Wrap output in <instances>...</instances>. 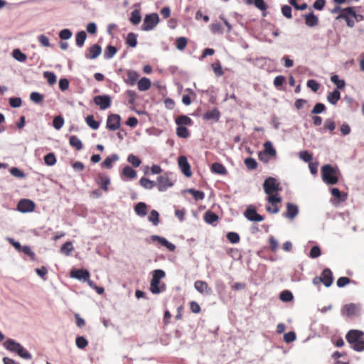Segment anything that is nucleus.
I'll use <instances>...</instances> for the list:
<instances>
[{
    "label": "nucleus",
    "mask_w": 364,
    "mask_h": 364,
    "mask_svg": "<svg viewBox=\"0 0 364 364\" xmlns=\"http://www.w3.org/2000/svg\"><path fill=\"white\" fill-rule=\"evenodd\" d=\"M350 347L355 351L364 350V333L359 330H350L346 336Z\"/></svg>",
    "instance_id": "obj_1"
},
{
    "label": "nucleus",
    "mask_w": 364,
    "mask_h": 364,
    "mask_svg": "<svg viewBox=\"0 0 364 364\" xmlns=\"http://www.w3.org/2000/svg\"><path fill=\"white\" fill-rule=\"evenodd\" d=\"M4 345L6 349L11 352L16 353L21 358L25 360H31L32 358V355L19 343L13 339H7Z\"/></svg>",
    "instance_id": "obj_2"
},
{
    "label": "nucleus",
    "mask_w": 364,
    "mask_h": 364,
    "mask_svg": "<svg viewBox=\"0 0 364 364\" xmlns=\"http://www.w3.org/2000/svg\"><path fill=\"white\" fill-rule=\"evenodd\" d=\"M338 170L333 168L330 164H326L321 168L322 180L328 185L336 184L338 181Z\"/></svg>",
    "instance_id": "obj_3"
},
{
    "label": "nucleus",
    "mask_w": 364,
    "mask_h": 364,
    "mask_svg": "<svg viewBox=\"0 0 364 364\" xmlns=\"http://www.w3.org/2000/svg\"><path fill=\"white\" fill-rule=\"evenodd\" d=\"M159 22V17L156 13L149 14L145 16L141 29L149 31L154 29Z\"/></svg>",
    "instance_id": "obj_4"
},
{
    "label": "nucleus",
    "mask_w": 364,
    "mask_h": 364,
    "mask_svg": "<svg viewBox=\"0 0 364 364\" xmlns=\"http://www.w3.org/2000/svg\"><path fill=\"white\" fill-rule=\"evenodd\" d=\"M168 175L169 173L166 172L157 177L156 183L159 191L164 192L173 186L174 181L169 178Z\"/></svg>",
    "instance_id": "obj_5"
},
{
    "label": "nucleus",
    "mask_w": 364,
    "mask_h": 364,
    "mask_svg": "<svg viewBox=\"0 0 364 364\" xmlns=\"http://www.w3.org/2000/svg\"><path fill=\"white\" fill-rule=\"evenodd\" d=\"M147 243L157 242L160 245L166 247L169 251H174L176 246L173 243L168 242L165 237L159 235H151L150 237L146 239Z\"/></svg>",
    "instance_id": "obj_6"
},
{
    "label": "nucleus",
    "mask_w": 364,
    "mask_h": 364,
    "mask_svg": "<svg viewBox=\"0 0 364 364\" xmlns=\"http://www.w3.org/2000/svg\"><path fill=\"white\" fill-rule=\"evenodd\" d=\"M338 18L345 19L349 27H353L355 25L356 14L353 11V8L348 7L343 10L342 14L338 16Z\"/></svg>",
    "instance_id": "obj_7"
},
{
    "label": "nucleus",
    "mask_w": 364,
    "mask_h": 364,
    "mask_svg": "<svg viewBox=\"0 0 364 364\" xmlns=\"http://www.w3.org/2000/svg\"><path fill=\"white\" fill-rule=\"evenodd\" d=\"M263 188L264 192L269 195L279 189V183L277 182L274 178L269 177L264 181Z\"/></svg>",
    "instance_id": "obj_8"
},
{
    "label": "nucleus",
    "mask_w": 364,
    "mask_h": 364,
    "mask_svg": "<svg viewBox=\"0 0 364 364\" xmlns=\"http://www.w3.org/2000/svg\"><path fill=\"white\" fill-rule=\"evenodd\" d=\"M244 216L250 221L260 222L264 220V217L257 213L253 205H249L244 213Z\"/></svg>",
    "instance_id": "obj_9"
},
{
    "label": "nucleus",
    "mask_w": 364,
    "mask_h": 364,
    "mask_svg": "<svg viewBox=\"0 0 364 364\" xmlns=\"http://www.w3.org/2000/svg\"><path fill=\"white\" fill-rule=\"evenodd\" d=\"M95 104L102 110L109 108L111 105V97L107 95H97L93 98Z\"/></svg>",
    "instance_id": "obj_10"
},
{
    "label": "nucleus",
    "mask_w": 364,
    "mask_h": 364,
    "mask_svg": "<svg viewBox=\"0 0 364 364\" xmlns=\"http://www.w3.org/2000/svg\"><path fill=\"white\" fill-rule=\"evenodd\" d=\"M34 202L29 199H21L17 205V210L21 213H31L35 209Z\"/></svg>",
    "instance_id": "obj_11"
},
{
    "label": "nucleus",
    "mask_w": 364,
    "mask_h": 364,
    "mask_svg": "<svg viewBox=\"0 0 364 364\" xmlns=\"http://www.w3.org/2000/svg\"><path fill=\"white\" fill-rule=\"evenodd\" d=\"M121 117L117 114H111L107 119V128L112 131L118 129L120 127Z\"/></svg>",
    "instance_id": "obj_12"
},
{
    "label": "nucleus",
    "mask_w": 364,
    "mask_h": 364,
    "mask_svg": "<svg viewBox=\"0 0 364 364\" xmlns=\"http://www.w3.org/2000/svg\"><path fill=\"white\" fill-rule=\"evenodd\" d=\"M178 164L181 172L186 176L191 177L192 175L191 166L185 156H180L178 158Z\"/></svg>",
    "instance_id": "obj_13"
},
{
    "label": "nucleus",
    "mask_w": 364,
    "mask_h": 364,
    "mask_svg": "<svg viewBox=\"0 0 364 364\" xmlns=\"http://www.w3.org/2000/svg\"><path fill=\"white\" fill-rule=\"evenodd\" d=\"M299 214V207L292 203H287V210L283 213V216L290 220H293Z\"/></svg>",
    "instance_id": "obj_14"
},
{
    "label": "nucleus",
    "mask_w": 364,
    "mask_h": 364,
    "mask_svg": "<svg viewBox=\"0 0 364 364\" xmlns=\"http://www.w3.org/2000/svg\"><path fill=\"white\" fill-rule=\"evenodd\" d=\"M220 117V113L218 108H213L203 114L202 118L205 121L218 122Z\"/></svg>",
    "instance_id": "obj_15"
},
{
    "label": "nucleus",
    "mask_w": 364,
    "mask_h": 364,
    "mask_svg": "<svg viewBox=\"0 0 364 364\" xmlns=\"http://www.w3.org/2000/svg\"><path fill=\"white\" fill-rule=\"evenodd\" d=\"M70 276L73 278L77 279L80 281L85 282L90 277V274L88 270L84 269H73L70 272Z\"/></svg>",
    "instance_id": "obj_16"
},
{
    "label": "nucleus",
    "mask_w": 364,
    "mask_h": 364,
    "mask_svg": "<svg viewBox=\"0 0 364 364\" xmlns=\"http://www.w3.org/2000/svg\"><path fill=\"white\" fill-rule=\"evenodd\" d=\"M194 287L198 292L203 294L210 295L213 292L208 283L204 281H196L194 283Z\"/></svg>",
    "instance_id": "obj_17"
},
{
    "label": "nucleus",
    "mask_w": 364,
    "mask_h": 364,
    "mask_svg": "<svg viewBox=\"0 0 364 364\" xmlns=\"http://www.w3.org/2000/svg\"><path fill=\"white\" fill-rule=\"evenodd\" d=\"M95 181L103 191H108V186L110 184V178L107 175L100 173L97 175Z\"/></svg>",
    "instance_id": "obj_18"
},
{
    "label": "nucleus",
    "mask_w": 364,
    "mask_h": 364,
    "mask_svg": "<svg viewBox=\"0 0 364 364\" xmlns=\"http://www.w3.org/2000/svg\"><path fill=\"white\" fill-rule=\"evenodd\" d=\"M320 278L322 279L321 282L323 285L326 287H329L333 282V272L330 269L326 268L322 272Z\"/></svg>",
    "instance_id": "obj_19"
},
{
    "label": "nucleus",
    "mask_w": 364,
    "mask_h": 364,
    "mask_svg": "<svg viewBox=\"0 0 364 364\" xmlns=\"http://www.w3.org/2000/svg\"><path fill=\"white\" fill-rule=\"evenodd\" d=\"M138 77L139 74L136 71L129 70L127 71L126 77H123V79L126 84L129 85H134Z\"/></svg>",
    "instance_id": "obj_20"
},
{
    "label": "nucleus",
    "mask_w": 364,
    "mask_h": 364,
    "mask_svg": "<svg viewBox=\"0 0 364 364\" xmlns=\"http://www.w3.org/2000/svg\"><path fill=\"white\" fill-rule=\"evenodd\" d=\"M102 53V48L98 44H94L89 48L88 54L85 55V58L87 59H95Z\"/></svg>",
    "instance_id": "obj_21"
},
{
    "label": "nucleus",
    "mask_w": 364,
    "mask_h": 364,
    "mask_svg": "<svg viewBox=\"0 0 364 364\" xmlns=\"http://www.w3.org/2000/svg\"><path fill=\"white\" fill-rule=\"evenodd\" d=\"M358 312V307L354 304H346L341 310L342 315L351 317L355 316Z\"/></svg>",
    "instance_id": "obj_22"
},
{
    "label": "nucleus",
    "mask_w": 364,
    "mask_h": 364,
    "mask_svg": "<svg viewBox=\"0 0 364 364\" xmlns=\"http://www.w3.org/2000/svg\"><path fill=\"white\" fill-rule=\"evenodd\" d=\"M119 160V156L117 154H111L108 156L104 161L101 164L102 168H112L113 164Z\"/></svg>",
    "instance_id": "obj_23"
},
{
    "label": "nucleus",
    "mask_w": 364,
    "mask_h": 364,
    "mask_svg": "<svg viewBox=\"0 0 364 364\" xmlns=\"http://www.w3.org/2000/svg\"><path fill=\"white\" fill-rule=\"evenodd\" d=\"M165 291V285L162 284L160 286V281L151 280L150 283V291L154 294H158Z\"/></svg>",
    "instance_id": "obj_24"
},
{
    "label": "nucleus",
    "mask_w": 364,
    "mask_h": 364,
    "mask_svg": "<svg viewBox=\"0 0 364 364\" xmlns=\"http://www.w3.org/2000/svg\"><path fill=\"white\" fill-rule=\"evenodd\" d=\"M305 18V23L306 26L309 27H314L318 23V17L314 14V12H311L309 14L304 15Z\"/></svg>",
    "instance_id": "obj_25"
},
{
    "label": "nucleus",
    "mask_w": 364,
    "mask_h": 364,
    "mask_svg": "<svg viewBox=\"0 0 364 364\" xmlns=\"http://www.w3.org/2000/svg\"><path fill=\"white\" fill-rule=\"evenodd\" d=\"M245 2L247 5H254L261 11H266L268 8L264 0H246Z\"/></svg>",
    "instance_id": "obj_26"
},
{
    "label": "nucleus",
    "mask_w": 364,
    "mask_h": 364,
    "mask_svg": "<svg viewBox=\"0 0 364 364\" xmlns=\"http://www.w3.org/2000/svg\"><path fill=\"white\" fill-rule=\"evenodd\" d=\"M134 211L139 217H144L147 214V205L144 202L138 203L134 207Z\"/></svg>",
    "instance_id": "obj_27"
},
{
    "label": "nucleus",
    "mask_w": 364,
    "mask_h": 364,
    "mask_svg": "<svg viewBox=\"0 0 364 364\" xmlns=\"http://www.w3.org/2000/svg\"><path fill=\"white\" fill-rule=\"evenodd\" d=\"M341 98V93L339 90H334L333 92H329L327 95V100L333 105H336Z\"/></svg>",
    "instance_id": "obj_28"
},
{
    "label": "nucleus",
    "mask_w": 364,
    "mask_h": 364,
    "mask_svg": "<svg viewBox=\"0 0 364 364\" xmlns=\"http://www.w3.org/2000/svg\"><path fill=\"white\" fill-rule=\"evenodd\" d=\"M211 171L219 175H225L227 173V170L225 166L218 162L212 164Z\"/></svg>",
    "instance_id": "obj_29"
},
{
    "label": "nucleus",
    "mask_w": 364,
    "mask_h": 364,
    "mask_svg": "<svg viewBox=\"0 0 364 364\" xmlns=\"http://www.w3.org/2000/svg\"><path fill=\"white\" fill-rule=\"evenodd\" d=\"M139 182L140 186L146 190H151L155 186H156L155 181H151L146 177H141Z\"/></svg>",
    "instance_id": "obj_30"
},
{
    "label": "nucleus",
    "mask_w": 364,
    "mask_h": 364,
    "mask_svg": "<svg viewBox=\"0 0 364 364\" xmlns=\"http://www.w3.org/2000/svg\"><path fill=\"white\" fill-rule=\"evenodd\" d=\"M218 215L210 210L205 212L204 215V220L210 225H213L218 221Z\"/></svg>",
    "instance_id": "obj_31"
},
{
    "label": "nucleus",
    "mask_w": 364,
    "mask_h": 364,
    "mask_svg": "<svg viewBox=\"0 0 364 364\" xmlns=\"http://www.w3.org/2000/svg\"><path fill=\"white\" fill-rule=\"evenodd\" d=\"M87 38V34L85 31H81L76 33L75 35V43L76 46L79 48H81L83 46L85 41Z\"/></svg>",
    "instance_id": "obj_32"
},
{
    "label": "nucleus",
    "mask_w": 364,
    "mask_h": 364,
    "mask_svg": "<svg viewBox=\"0 0 364 364\" xmlns=\"http://www.w3.org/2000/svg\"><path fill=\"white\" fill-rule=\"evenodd\" d=\"M264 151L263 152L266 155L274 157L277 155L276 149L274 148L271 141H267L264 144Z\"/></svg>",
    "instance_id": "obj_33"
},
{
    "label": "nucleus",
    "mask_w": 364,
    "mask_h": 364,
    "mask_svg": "<svg viewBox=\"0 0 364 364\" xmlns=\"http://www.w3.org/2000/svg\"><path fill=\"white\" fill-rule=\"evenodd\" d=\"M151 81L147 77H142L138 82V89L140 91H146L151 87Z\"/></svg>",
    "instance_id": "obj_34"
},
{
    "label": "nucleus",
    "mask_w": 364,
    "mask_h": 364,
    "mask_svg": "<svg viewBox=\"0 0 364 364\" xmlns=\"http://www.w3.org/2000/svg\"><path fill=\"white\" fill-rule=\"evenodd\" d=\"M69 143L70 146L75 147L77 151L82 149V143L81 140L75 135H72L69 139Z\"/></svg>",
    "instance_id": "obj_35"
},
{
    "label": "nucleus",
    "mask_w": 364,
    "mask_h": 364,
    "mask_svg": "<svg viewBox=\"0 0 364 364\" xmlns=\"http://www.w3.org/2000/svg\"><path fill=\"white\" fill-rule=\"evenodd\" d=\"M117 52V49L116 47L113 46H107L104 51V58L105 59L109 60L112 58Z\"/></svg>",
    "instance_id": "obj_36"
},
{
    "label": "nucleus",
    "mask_w": 364,
    "mask_h": 364,
    "mask_svg": "<svg viewBox=\"0 0 364 364\" xmlns=\"http://www.w3.org/2000/svg\"><path fill=\"white\" fill-rule=\"evenodd\" d=\"M122 175L129 179H134L137 176L136 171L129 166L122 169Z\"/></svg>",
    "instance_id": "obj_37"
},
{
    "label": "nucleus",
    "mask_w": 364,
    "mask_h": 364,
    "mask_svg": "<svg viewBox=\"0 0 364 364\" xmlns=\"http://www.w3.org/2000/svg\"><path fill=\"white\" fill-rule=\"evenodd\" d=\"M129 21L134 25L139 24L141 21L140 11L138 9H134V11H132L131 13Z\"/></svg>",
    "instance_id": "obj_38"
},
{
    "label": "nucleus",
    "mask_w": 364,
    "mask_h": 364,
    "mask_svg": "<svg viewBox=\"0 0 364 364\" xmlns=\"http://www.w3.org/2000/svg\"><path fill=\"white\" fill-rule=\"evenodd\" d=\"M176 123L178 126H183V127H186L187 125H191L192 124V120L191 119L188 117V116H186V115H181V116H179L176 119Z\"/></svg>",
    "instance_id": "obj_39"
},
{
    "label": "nucleus",
    "mask_w": 364,
    "mask_h": 364,
    "mask_svg": "<svg viewBox=\"0 0 364 364\" xmlns=\"http://www.w3.org/2000/svg\"><path fill=\"white\" fill-rule=\"evenodd\" d=\"M12 56L18 62H24L27 59L26 55L22 53L18 48H16L12 51Z\"/></svg>",
    "instance_id": "obj_40"
},
{
    "label": "nucleus",
    "mask_w": 364,
    "mask_h": 364,
    "mask_svg": "<svg viewBox=\"0 0 364 364\" xmlns=\"http://www.w3.org/2000/svg\"><path fill=\"white\" fill-rule=\"evenodd\" d=\"M126 43L132 48H134L137 45V35L134 33H129L127 34L126 38Z\"/></svg>",
    "instance_id": "obj_41"
},
{
    "label": "nucleus",
    "mask_w": 364,
    "mask_h": 364,
    "mask_svg": "<svg viewBox=\"0 0 364 364\" xmlns=\"http://www.w3.org/2000/svg\"><path fill=\"white\" fill-rule=\"evenodd\" d=\"M331 82L336 86V90H341L345 87L346 82L343 80L339 78L338 75H333L331 77Z\"/></svg>",
    "instance_id": "obj_42"
},
{
    "label": "nucleus",
    "mask_w": 364,
    "mask_h": 364,
    "mask_svg": "<svg viewBox=\"0 0 364 364\" xmlns=\"http://www.w3.org/2000/svg\"><path fill=\"white\" fill-rule=\"evenodd\" d=\"M148 220L154 226L158 225L159 223V214L158 211H156L155 210H152L150 212V214L148 217Z\"/></svg>",
    "instance_id": "obj_43"
},
{
    "label": "nucleus",
    "mask_w": 364,
    "mask_h": 364,
    "mask_svg": "<svg viewBox=\"0 0 364 364\" xmlns=\"http://www.w3.org/2000/svg\"><path fill=\"white\" fill-rule=\"evenodd\" d=\"M85 122L92 129H97L100 127V122H97L93 115H88L85 118Z\"/></svg>",
    "instance_id": "obj_44"
},
{
    "label": "nucleus",
    "mask_w": 364,
    "mask_h": 364,
    "mask_svg": "<svg viewBox=\"0 0 364 364\" xmlns=\"http://www.w3.org/2000/svg\"><path fill=\"white\" fill-rule=\"evenodd\" d=\"M73 250V243L70 241L65 242L60 247V252L68 256Z\"/></svg>",
    "instance_id": "obj_45"
},
{
    "label": "nucleus",
    "mask_w": 364,
    "mask_h": 364,
    "mask_svg": "<svg viewBox=\"0 0 364 364\" xmlns=\"http://www.w3.org/2000/svg\"><path fill=\"white\" fill-rule=\"evenodd\" d=\"M188 43V39L186 37H178L176 40V47L179 50H183L186 48Z\"/></svg>",
    "instance_id": "obj_46"
},
{
    "label": "nucleus",
    "mask_w": 364,
    "mask_h": 364,
    "mask_svg": "<svg viewBox=\"0 0 364 364\" xmlns=\"http://www.w3.org/2000/svg\"><path fill=\"white\" fill-rule=\"evenodd\" d=\"M44 97L38 92H33L30 95V100L35 104H40L43 101Z\"/></svg>",
    "instance_id": "obj_47"
},
{
    "label": "nucleus",
    "mask_w": 364,
    "mask_h": 364,
    "mask_svg": "<svg viewBox=\"0 0 364 364\" xmlns=\"http://www.w3.org/2000/svg\"><path fill=\"white\" fill-rule=\"evenodd\" d=\"M245 165L249 170H255L257 168V162L252 157H248L245 159Z\"/></svg>",
    "instance_id": "obj_48"
},
{
    "label": "nucleus",
    "mask_w": 364,
    "mask_h": 364,
    "mask_svg": "<svg viewBox=\"0 0 364 364\" xmlns=\"http://www.w3.org/2000/svg\"><path fill=\"white\" fill-rule=\"evenodd\" d=\"M279 298L282 301L289 302L294 299V296L290 291L284 290L280 293Z\"/></svg>",
    "instance_id": "obj_49"
},
{
    "label": "nucleus",
    "mask_w": 364,
    "mask_h": 364,
    "mask_svg": "<svg viewBox=\"0 0 364 364\" xmlns=\"http://www.w3.org/2000/svg\"><path fill=\"white\" fill-rule=\"evenodd\" d=\"M176 134L178 136L182 138H188L190 136L188 129L183 126H178L176 129Z\"/></svg>",
    "instance_id": "obj_50"
},
{
    "label": "nucleus",
    "mask_w": 364,
    "mask_h": 364,
    "mask_svg": "<svg viewBox=\"0 0 364 364\" xmlns=\"http://www.w3.org/2000/svg\"><path fill=\"white\" fill-rule=\"evenodd\" d=\"M127 161L134 167H139L141 164V159L133 154H131L128 156Z\"/></svg>",
    "instance_id": "obj_51"
},
{
    "label": "nucleus",
    "mask_w": 364,
    "mask_h": 364,
    "mask_svg": "<svg viewBox=\"0 0 364 364\" xmlns=\"http://www.w3.org/2000/svg\"><path fill=\"white\" fill-rule=\"evenodd\" d=\"M228 241L232 244H237L240 242V235L238 233L235 232H230L226 235Z\"/></svg>",
    "instance_id": "obj_52"
},
{
    "label": "nucleus",
    "mask_w": 364,
    "mask_h": 364,
    "mask_svg": "<svg viewBox=\"0 0 364 364\" xmlns=\"http://www.w3.org/2000/svg\"><path fill=\"white\" fill-rule=\"evenodd\" d=\"M331 193L339 201H345L347 198V196L342 195L339 189L337 188H331Z\"/></svg>",
    "instance_id": "obj_53"
},
{
    "label": "nucleus",
    "mask_w": 364,
    "mask_h": 364,
    "mask_svg": "<svg viewBox=\"0 0 364 364\" xmlns=\"http://www.w3.org/2000/svg\"><path fill=\"white\" fill-rule=\"evenodd\" d=\"M188 192L192 194L194 199L196 200H202L205 198V194L201 191L195 190L193 188H191L188 190Z\"/></svg>",
    "instance_id": "obj_54"
},
{
    "label": "nucleus",
    "mask_w": 364,
    "mask_h": 364,
    "mask_svg": "<svg viewBox=\"0 0 364 364\" xmlns=\"http://www.w3.org/2000/svg\"><path fill=\"white\" fill-rule=\"evenodd\" d=\"M44 162L48 166H53L56 163V157L53 153H49L44 156Z\"/></svg>",
    "instance_id": "obj_55"
},
{
    "label": "nucleus",
    "mask_w": 364,
    "mask_h": 364,
    "mask_svg": "<svg viewBox=\"0 0 364 364\" xmlns=\"http://www.w3.org/2000/svg\"><path fill=\"white\" fill-rule=\"evenodd\" d=\"M63 124L64 119L61 116H57L53 120V126L57 130L60 129L63 127Z\"/></svg>",
    "instance_id": "obj_56"
},
{
    "label": "nucleus",
    "mask_w": 364,
    "mask_h": 364,
    "mask_svg": "<svg viewBox=\"0 0 364 364\" xmlns=\"http://www.w3.org/2000/svg\"><path fill=\"white\" fill-rule=\"evenodd\" d=\"M76 346L80 349H84L88 344L87 340L84 336H77L75 340Z\"/></svg>",
    "instance_id": "obj_57"
},
{
    "label": "nucleus",
    "mask_w": 364,
    "mask_h": 364,
    "mask_svg": "<svg viewBox=\"0 0 364 364\" xmlns=\"http://www.w3.org/2000/svg\"><path fill=\"white\" fill-rule=\"evenodd\" d=\"M44 77L50 85H53L56 82V75L53 72L46 71L43 73Z\"/></svg>",
    "instance_id": "obj_58"
},
{
    "label": "nucleus",
    "mask_w": 364,
    "mask_h": 364,
    "mask_svg": "<svg viewBox=\"0 0 364 364\" xmlns=\"http://www.w3.org/2000/svg\"><path fill=\"white\" fill-rule=\"evenodd\" d=\"M326 106L324 104L318 102L315 105L313 109L311 110V113L314 114H321L326 111Z\"/></svg>",
    "instance_id": "obj_59"
},
{
    "label": "nucleus",
    "mask_w": 364,
    "mask_h": 364,
    "mask_svg": "<svg viewBox=\"0 0 364 364\" xmlns=\"http://www.w3.org/2000/svg\"><path fill=\"white\" fill-rule=\"evenodd\" d=\"M282 15L286 17L287 18H292V9L290 6L288 5H284L282 6L281 9Z\"/></svg>",
    "instance_id": "obj_60"
},
{
    "label": "nucleus",
    "mask_w": 364,
    "mask_h": 364,
    "mask_svg": "<svg viewBox=\"0 0 364 364\" xmlns=\"http://www.w3.org/2000/svg\"><path fill=\"white\" fill-rule=\"evenodd\" d=\"M335 128H336V124L332 119L328 118L325 120L323 129L328 130L330 132H333L335 129Z\"/></svg>",
    "instance_id": "obj_61"
},
{
    "label": "nucleus",
    "mask_w": 364,
    "mask_h": 364,
    "mask_svg": "<svg viewBox=\"0 0 364 364\" xmlns=\"http://www.w3.org/2000/svg\"><path fill=\"white\" fill-rule=\"evenodd\" d=\"M165 272L162 269H156L152 272V279L153 280L160 281L165 277Z\"/></svg>",
    "instance_id": "obj_62"
},
{
    "label": "nucleus",
    "mask_w": 364,
    "mask_h": 364,
    "mask_svg": "<svg viewBox=\"0 0 364 364\" xmlns=\"http://www.w3.org/2000/svg\"><path fill=\"white\" fill-rule=\"evenodd\" d=\"M72 31L68 28L63 29L59 33V38L62 40H68L72 37Z\"/></svg>",
    "instance_id": "obj_63"
},
{
    "label": "nucleus",
    "mask_w": 364,
    "mask_h": 364,
    "mask_svg": "<svg viewBox=\"0 0 364 364\" xmlns=\"http://www.w3.org/2000/svg\"><path fill=\"white\" fill-rule=\"evenodd\" d=\"M299 158L305 162H310L313 156L308 151H301L299 154Z\"/></svg>",
    "instance_id": "obj_64"
}]
</instances>
